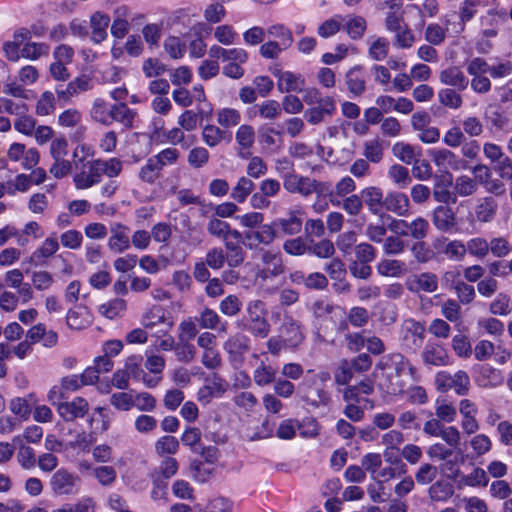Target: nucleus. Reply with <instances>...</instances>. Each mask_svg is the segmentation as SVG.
<instances>
[{"instance_id": "obj_27", "label": "nucleus", "mask_w": 512, "mask_h": 512, "mask_svg": "<svg viewBox=\"0 0 512 512\" xmlns=\"http://www.w3.org/2000/svg\"><path fill=\"white\" fill-rule=\"evenodd\" d=\"M59 250V242L56 233L47 237L31 255L30 261L36 264H42L44 261L52 257Z\"/></svg>"}, {"instance_id": "obj_5", "label": "nucleus", "mask_w": 512, "mask_h": 512, "mask_svg": "<svg viewBox=\"0 0 512 512\" xmlns=\"http://www.w3.org/2000/svg\"><path fill=\"white\" fill-rule=\"evenodd\" d=\"M425 327L414 319H406L401 326L400 340L405 350L417 352L424 341Z\"/></svg>"}, {"instance_id": "obj_8", "label": "nucleus", "mask_w": 512, "mask_h": 512, "mask_svg": "<svg viewBox=\"0 0 512 512\" xmlns=\"http://www.w3.org/2000/svg\"><path fill=\"white\" fill-rule=\"evenodd\" d=\"M142 325L146 329H153L162 326L160 332H167L173 326V321L168 316L166 310L159 306H152L142 317Z\"/></svg>"}, {"instance_id": "obj_14", "label": "nucleus", "mask_w": 512, "mask_h": 512, "mask_svg": "<svg viewBox=\"0 0 512 512\" xmlns=\"http://www.w3.org/2000/svg\"><path fill=\"white\" fill-rule=\"evenodd\" d=\"M421 357L427 365L446 366L449 364L447 350L438 343L428 342L423 348Z\"/></svg>"}, {"instance_id": "obj_39", "label": "nucleus", "mask_w": 512, "mask_h": 512, "mask_svg": "<svg viewBox=\"0 0 512 512\" xmlns=\"http://www.w3.org/2000/svg\"><path fill=\"white\" fill-rule=\"evenodd\" d=\"M392 152L395 157L405 164H412L421 156L420 149L416 150L414 146L404 142L395 143Z\"/></svg>"}, {"instance_id": "obj_47", "label": "nucleus", "mask_w": 512, "mask_h": 512, "mask_svg": "<svg viewBox=\"0 0 512 512\" xmlns=\"http://www.w3.org/2000/svg\"><path fill=\"white\" fill-rule=\"evenodd\" d=\"M388 177L398 188L401 189L408 187L412 182L409 170L399 164H394L389 168Z\"/></svg>"}, {"instance_id": "obj_13", "label": "nucleus", "mask_w": 512, "mask_h": 512, "mask_svg": "<svg viewBox=\"0 0 512 512\" xmlns=\"http://www.w3.org/2000/svg\"><path fill=\"white\" fill-rule=\"evenodd\" d=\"M383 208L399 217H404L409 214L410 200L402 192H389L385 196Z\"/></svg>"}, {"instance_id": "obj_26", "label": "nucleus", "mask_w": 512, "mask_h": 512, "mask_svg": "<svg viewBox=\"0 0 512 512\" xmlns=\"http://www.w3.org/2000/svg\"><path fill=\"white\" fill-rule=\"evenodd\" d=\"M376 270L379 275L384 277L400 278L407 272V265L404 261L398 259H382L378 262Z\"/></svg>"}, {"instance_id": "obj_16", "label": "nucleus", "mask_w": 512, "mask_h": 512, "mask_svg": "<svg viewBox=\"0 0 512 512\" xmlns=\"http://www.w3.org/2000/svg\"><path fill=\"white\" fill-rule=\"evenodd\" d=\"M223 348L232 359H239L250 350V339L245 334L237 332L228 337Z\"/></svg>"}, {"instance_id": "obj_32", "label": "nucleus", "mask_w": 512, "mask_h": 512, "mask_svg": "<svg viewBox=\"0 0 512 512\" xmlns=\"http://www.w3.org/2000/svg\"><path fill=\"white\" fill-rule=\"evenodd\" d=\"M137 117V112L128 107L124 102L114 104L112 113V123H119L124 129L130 130L134 127V121Z\"/></svg>"}, {"instance_id": "obj_45", "label": "nucleus", "mask_w": 512, "mask_h": 512, "mask_svg": "<svg viewBox=\"0 0 512 512\" xmlns=\"http://www.w3.org/2000/svg\"><path fill=\"white\" fill-rule=\"evenodd\" d=\"M411 9H414L421 16L420 22L416 25L417 29H422L425 25V18H433L438 14L439 4L436 0H424L422 5H410Z\"/></svg>"}, {"instance_id": "obj_55", "label": "nucleus", "mask_w": 512, "mask_h": 512, "mask_svg": "<svg viewBox=\"0 0 512 512\" xmlns=\"http://www.w3.org/2000/svg\"><path fill=\"white\" fill-rule=\"evenodd\" d=\"M511 300L506 293H498L489 304V312L495 316H506L511 312Z\"/></svg>"}, {"instance_id": "obj_52", "label": "nucleus", "mask_w": 512, "mask_h": 512, "mask_svg": "<svg viewBox=\"0 0 512 512\" xmlns=\"http://www.w3.org/2000/svg\"><path fill=\"white\" fill-rule=\"evenodd\" d=\"M217 123L223 128L237 126L241 121V113L234 108H222L216 113Z\"/></svg>"}, {"instance_id": "obj_34", "label": "nucleus", "mask_w": 512, "mask_h": 512, "mask_svg": "<svg viewBox=\"0 0 512 512\" xmlns=\"http://www.w3.org/2000/svg\"><path fill=\"white\" fill-rule=\"evenodd\" d=\"M261 261L266 266L265 273L270 274L273 277H277L285 271L280 252L263 250L261 252Z\"/></svg>"}, {"instance_id": "obj_64", "label": "nucleus", "mask_w": 512, "mask_h": 512, "mask_svg": "<svg viewBox=\"0 0 512 512\" xmlns=\"http://www.w3.org/2000/svg\"><path fill=\"white\" fill-rule=\"evenodd\" d=\"M411 253L413 258L419 264L428 263L432 261L436 256V254L422 240L413 243L411 246Z\"/></svg>"}, {"instance_id": "obj_25", "label": "nucleus", "mask_w": 512, "mask_h": 512, "mask_svg": "<svg viewBox=\"0 0 512 512\" xmlns=\"http://www.w3.org/2000/svg\"><path fill=\"white\" fill-rule=\"evenodd\" d=\"M92 314L85 306H76L67 313L66 322L71 329H84L92 323Z\"/></svg>"}, {"instance_id": "obj_30", "label": "nucleus", "mask_w": 512, "mask_h": 512, "mask_svg": "<svg viewBox=\"0 0 512 512\" xmlns=\"http://www.w3.org/2000/svg\"><path fill=\"white\" fill-rule=\"evenodd\" d=\"M277 76V86L281 92H302L305 81L301 75L286 71L278 72Z\"/></svg>"}, {"instance_id": "obj_12", "label": "nucleus", "mask_w": 512, "mask_h": 512, "mask_svg": "<svg viewBox=\"0 0 512 512\" xmlns=\"http://www.w3.org/2000/svg\"><path fill=\"white\" fill-rule=\"evenodd\" d=\"M311 178L297 173H286L283 175L284 189L291 194H299L302 197L310 196Z\"/></svg>"}, {"instance_id": "obj_18", "label": "nucleus", "mask_w": 512, "mask_h": 512, "mask_svg": "<svg viewBox=\"0 0 512 512\" xmlns=\"http://www.w3.org/2000/svg\"><path fill=\"white\" fill-rule=\"evenodd\" d=\"M498 204L496 200L490 196L483 197L478 200L474 208V221L479 223H490L496 217Z\"/></svg>"}, {"instance_id": "obj_56", "label": "nucleus", "mask_w": 512, "mask_h": 512, "mask_svg": "<svg viewBox=\"0 0 512 512\" xmlns=\"http://www.w3.org/2000/svg\"><path fill=\"white\" fill-rule=\"evenodd\" d=\"M470 385V378L465 371L459 370L454 374H450V389H454L457 395H466Z\"/></svg>"}, {"instance_id": "obj_42", "label": "nucleus", "mask_w": 512, "mask_h": 512, "mask_svg": "<svg viewBox=\"0 0 512 512\" xmlns=\"http://www.w3.org/2000/svg\"><path fill=\"white\" fill-rule=\"evenodd\" d=\"M465 247L467 253L478 259H484L489 254V241L482 236L470 238Z\"/></svg>"}, {"instance_id": "obj_7", "label": "nucleus", "mask_w": 512, "mask_h": 512, "mask_svg": "<svg viewBox=\"0 0 512 512\" xmlns=\"http://www.w3.org/2000/svg\"><path fill=\"white\" fill-rule=\"evenodd\" d=\"M304 212L301 208L291 209L288 211V217L277 218L274 220L273 227L280 231L284 236H294L301 232L303 226L302 215Z\"/></svg>"}, {"instance_id": "obj_15", "label": "nucleus", "mask_w": 512, "mask_h": 512, "mask_svg": "<svg viewBox=\"0 0 512 512\" xmlns=\"http://www.w3.org/2000/svg\"><path fill=\"white\" fill-rule=\"evenodd\" d=\"M432 222L437 230L450 232L456 226V216L452 208L440 205L433 210Z\"/></svg>"}, {"instance_id": "obj_2", "label": "nucleus", "mask_w": 512, "mask_h": 512, "mask_svg": "<svg viewBox=\"0 0 512 512\" xmlns=\"http://www.w3.org/2000/svg\"><path fill=\"white\" fill-rule=\"evenodd\" d=\"M81 478L66 468L56 470L50 478L49 486L55 496L75 495L80 489Z\"/></svg>"}, {"instance_id": "obj_6", "label": "nucleus", "mask_w": 512, "mask_h": 512, "mask_svg": "<svg viewBox=\"0 0 512 512\" xmlns=\"http://www.w3.org/2000/svg\"><path fill=\"white\" fill-rule=\"evenodd\" d=\"M433 247L438 254L452 262H462L467 255L465 243L457 239L438 238L433 242Z\"/></svg>"}, {"instance_id": "obj_40", "label": "nucleus", "mask_w": 512, "mask_h": 512, "mask_svg": "<svg viewBox=\"0 0 512 512\" xmlns=\"http://www.w3.org/2000/svg\"><path fill=\"white\" fill-rule=\"evenodd\" d=\"M362 154L369 163H380L384 157L383 143L379 139L365 141Z\"/></svg>"}, {"instance_id": "obj_9", "label": "nucleus", "mask_w": 512, "mask_h": 512, "mask_svg": "<svg viewBox=\"0 0 512 512\" xmlns=\"http://www.w3.org/2000/svg\"><path fill=\"white\" fill-rule=\"evenodd\" d=\"M129 228L119 222H114L110 226V237L108 247L115 253H123L130 248Z\"/></svg>"}, {"instance_id": "obj_60", "label": "nucleus", "mask_w": 512, "mask_h": 512, "mask_svg": "<svg viewBox=\"0 0 512 512\" xmlns=\"http://www.w3.org/2000/svg\"><path fill=\"white\" fill-rule=\"evenodd\" d=\"M266 32L269 36L279 39L277 42L282 44L284 48H289L293 43L291 30L283 24L271 25Z\"/></svg>"}, {"instance_id": "obj_51", "label": "nucleus", "mask_w": 512, "mask_h": 512, "mask_svg": "<svg viewBox=\"0 0 512 512\" xmlns=\"http://www.w3.org/2000/svg\"><path fill=\"white\" fill-rule=\"evenodd\" d=\"M276 371L273 367L261 363L253 372V380L260 387L268 386L275 382Z\"/></svg>"}, {"instance_id": "obj_1", "label": "nucleus", "mask_w": 512, "mask_h": 512, "mask_svg": "<svg viewBox=\"0 0 512 512\" xmlns=\"http://www.w3.org/2000/svg\"><path fill=\"white\" fill-rule=\"evenodd\" d=\"M247 319L244 327L256 338H266L271 330L267 320L266 304L261 300H252L246 307Z\"/></svg>"}, {"instance_id": "obj_50", "label": "nucleus", "mask_w": 512, "mask_h": 512, "mask_svg": "<svg viewBox=\"0 0 512 512\" xmlns=\"http://www.w3.org/2000/svg\"><path fill=\"white\" fill-rule=\"evenodd\" d=\"M440 104L450 109H459L463 104L462 96L452 88H442L438 91Z\"/></svg>"}, {"instance_id": "obj_17", "label": "nucleus", "mask_w": 512, "mask_h": 512, "mask_svg": "<svg viewBox=\"0 0 512 512\" xmlns=\"http://www.w3.org/2000/svg\"><path fill=\"white\" fill-rule=\"evenodd\" d=\"M113 108L114 104L98 97L93 100L89 115L93 121L104 126H110L112 124Z\"/></svg>"}, {"instance_id": "obj_61", "label": "nucleus", "mask_w": 512, "mask_h": 512, "mask_svg": "<svg viewBox=\"0 0 512 512\" xmlns=\"http://www.w3.org/2000/svg\"><path fill=\"white\" fill-rule=\"evenodd\" d=\"M225 137V131L216 125L208 124L202 130V140L204 143L213 148L219 145Z\"/></svg>"}, {"instance_id": "obj_21", "label": "nucleus", "mask_w": 512, "mask_h": 512, "mask_svg": "<svg viewBox=\"0 0 512 512\" xmlns=\"http://www.w3.org/2000/svg\"><path fill=\"white\" fill-rule=\"evenodd\" d=\"M280 335L288 341L289 347H297L304 340L301 324L290 317L284 319Z\"/></svg>"}, {"instance_id": "obj_48", "label": "nucleus", "mask_w": 512, "mask_h": 512, "mask_svg": "<svg viewBox=\"0 0 512 512\" xmlns=\"http://www.w3.org/2000/svg\"><path fill=\"white\" fill-rule=\"evenodd\" d=\"M126 310V302L123 299L115 298L99 306V313L112 320L119 317Z\"/></svg>"}, {"instance_id": "obj_35", "label": "nucleus", "mask_w": 512, "mask_h": 512, "mask_svg": "<svg viewBox=\"0 0 512 512\" xmlns=\"http://www.w3.org/2000/svg\"><path fill=\"white\" fill-rule=\"evenodd\" d=\"M453 494V485L444 480L435 481L428 488V496L433 502H446L453 496Z\"/></svg>"}, {"instance_id": "obj_36", "label": "nucleus", "mask_w": 512, "mask_h": 512, "mask_svg": "<svg viewBox=\"0 0 512 512\" xmlns=\"http://www.w3.org/2000/svg\"><path fill=\"white\" fill-rule=\"evenodd\" d=\"M345 78L347 88L350 93H352L354 96H360L364 93L366 82L360 66L351 68L346 73Z\"/></svg>"}, {"instance_id": "obj_20", "label": "nucleus", "mask_w": 512, "mask_h": 512, "mask_svg": "<svg viewBox=\"0 0 512 512\" xmlns=\"http://www.w3.org/2000/svg\"><path fill=\"white\" fill-rule=\"evenodd\" d=\"M441 84L456 88L458 91L465 90L469 85V80L459 67L452 66L443 69L439 73Z\"/></svg>"}, {"instance_id": "obj_54", "label": "nucleus", "mask_w": 512, "mask_h": 512, "mask_svg": "<svg viewBox=\"0 0 512 512\" xmlns=\"http://www.w3.org/2000/svg\"><path fill=\"white\" fill-rule=\"evenodd\" d=\"M162 168L157 161L150 157L145 165L139 171V177L142 181L153 184L161 176Z\"/></svg>"}, {"instance_id": "obj_29", "label": "nucleus", "mask_w": 512, "mask_h": 512, "mask_svg": "<svg viewBox=\"0 0 512 512\" xmlns=\"http://www.w3.org/2000/svg\"><path fill=\"white\" fill-rule=\"evenodd\" d=\"M110 17L102 12H95L90 17L91 39L95 43H101L107 37V28Z\"/></svg>"}, {"instance_id": "obj_31", "label": "nucleus", "mask_w": 512, "mask_h": 512, "mask_svg": "<svg viewBox=\"0 0 512 512\" xmlns=\"http://www.w3.org/2000/svg\"><path fill=\"white\" fill-rule=\"evenodd\" d=\"M503 382V377L499 369L485 365L479 370L476 383L481 388H496Z\"/></svg>"}, {"instance_id": "obj_46", "label": "nucleus", "mask_w": 512, "mask_h": 512, "mask_svg": "<svg viewBox=\"0 0 512 512\" xmlns=\"http://www.w3.org/2000/svg\"><path fill=\"white\" fill-rule=\"evenodd\" d=\"M469 445L472 449L473 455L482 457L492 450L493 443L491 438L483 433L475 434L470 440Z\"/></svg>"}, {"instance_id": "obj_58", "label": "nucleus", "mask_w": 512, "mask_h": 512, "mask_svg": "<svg viewBox=\"0 0 512 512\" xmlns=\"http://www.w3.org/2000/svg\"><path fill=\"white\" fill-rule=\"evenodd\" d=\"M254 182L247 178H239L237 184L233 187L231 197L238 203H243L248 195L254 190Z\"/></svg>"}, {"instance_id": "obj_59", "label": "nucleus", "mask_w": 512, "mask_h": 512, "mask_svg": "<svg viewBox=\"0 0 512 512\" xmlns=\"http://www.w3.org/2000/svg\"><path fill=\"white\" fill-rule=\"evenodd\" d=\"M446 34L447 28L442 27L438 23H430L425 28L424 38L429 44L438 46L445 41Z\"/></svg>"}, {"instance_id": "obj_57", "label": "nucleus", "mask_w": 512, "mask_h": 512, "mask_svg": "<svg viewBox=\"0 0 512 512\" xmlns=\"http://www.w3.org/2000/svg\"><path fill=\"white\" fill-rule=\"evenodd\" d=\"M52 512H96V502L92 497H82L76 503L66 504Z\"/></svg>"}, {"instance_id": "obj_11", "label": "nucleus", "mask_w": 512, "mask_h": 512, "mask_svg": "<svg viewBox=\"0 0 512 512\" xmlns=\"http://www.w3.org/2000/svg\"><path fill=\"white\" fill-rule=\"evenodd\" d=\"M432 160L438 167L450 168L453 170L467 169L468 162L458 157L449 149H434L431 151Z\"/></svg>"}, {"instance_id": "obj_38", "label": "nucleus", "mask_w": 512, "mask_h": 512, "mask_svg": "<svg viewBox=\"0 0 512 512\" xmlns=\"http://www.w3.org/2000/svg\"><path fill=\"white\" fill-rule=\"evenodd\" d=\"M13 442H20V437H15L13 439ZM16 459L21 468L24 470L33 469L37 463L34 449L31 448L30 446L24 445L23 443H19Z\"/></svg>"}, {"instance_id": "obj_62", "label": "nucleus", "mask_w": 512, "mask_h": 512, "mask_svg": "<svg viewBox=\"0 0 512 512\" xmlns=\"http://www.w3.org/2000/svg\"><path fill=\"white\" fill-rule=\"evenodd\" d=\"M96 165L99 167L101 176L105 175L109 178L117 177L122 169L123 165L121 160L118 158H110L108 160L97 159Z\"/></svg>"}, {"instance_id": "obj_19", "label": "nucleus", "mask_w": 512, "mask_h": 512, "mask_svg": "<svg viewBox=\"0 0 512 512\" xmlns=\"http://www.w3.org/2000/svg\"><path fill=\"white\" fill-rule=\"evenodd\" d=\"M197 321L201 329L216 330L219 333L227 332L228 323L223 321L218 313L209 307L201 310Z\"/></svg>"}, {"instance_id": "obj_37", "label": "nucleus", "mask_w": 512, "mask_h": 512, "mask_svg": "<svg viewBox=\"0 0 512 512\" xmlns=\"http://www.w3.org/2000/svg\"><path fill=\"white\" fill-rule=\"evenodd\" d=\"M212 112V109L205 112L203 109L198 108L197 111L194 110H185L178 117V125L184 129L185 131H193L197 128L198 122L201 121L204 117H207Z\"/></svg>"}, {"instance_id": "obj_53", "label": "nucleus", "mask_w": 512, "mask_h": 512, "mask_svg": "<svg viewBox=\"0 0 512 512\" xmlns=\"http://www.w3.org/2000/svg\"><path fill=\"white\" fill-rule=\"evenodd\" d=\"M403 376H393V373L384 372V380L381 383L382 388L391 395L404 394L406 384L402 379Z\"/></svg>"}, {"instance_id": "obj_10", "label": "nucleus", "mask_w": 512, "mask_h": 512, "mask_svg": "<svg viewBox=\"0 0 512 512\" xmlns=\"http://www.w3.org/2000/svg\"><path fill=\"white\" fill-rule=\"evenodd\" d=\"M89 411V404L82 397H75L72 401L58 404V413L65 421H74L84 417Z\"/></svg>"}, {"instance_id": "obj_24", "label": "nucleus", "mask_w": 512, "mask_h": 512, "mask_svg": "<svg viewBox=\"0 0 512 512\" xmlns=\"http://www.w3.org/2000/svg\"><path fill=\"white\" fill-rule=\"evenodd\" d=\"M335 111V102L332 97L326 96L322 104L309 108L305 111L304 117L310 124H318L326 116H331Z\"/></svg>"}, {"instance_id": "obj_43", "label": "nucleus", "mask_w": 512, "mask_h": 512, "mask_svg": "<svg viewBox=\"0 0 512 512\" xmlns=\"http://www.w3.org/2000/svg\"><path fill=\"white\" fill-rule=\"evenodd\" d=\"M241 61L226 60L227 64L222 68V73L231 79H240L244 75V68L242 67L248 61V53L245 49L241 48Z\"/></svg>"}, {"instance_id": "obj_41", "label": "nucleus", "mask_w": 512, "mask_h": 512, "mask_svg": "<svg viewBox=\"0 0 512 512\" xmlns=\"http://www.w3.org/2000/svg\"><path fill=\"white\" fill-rule=\"evenodd\" d=\"M459 483L468 487H486L489 483V477L484 469L476 467L471 473L462 474Z\"/></svg>"}, {"instance_id": "obj_63", "label": "nucleus", "mask_w": 512, "mask_h": 512, "mask_svg": "<svg viewBox=\"0 0 512 512\" xmlns=\"http://www.w3.org/2000/svg\"><path fill=\"white\" fill-rule=\"evenodd\" d=\"M178 449L179 441L174 436H162L155 443V451L159 456L173 455Z\"/></svg>"}, {"instance_id": "obj_44", "label": "nucleus", "mask_w": 512, "mask_h": 512, "mask_svg": "<svg viewBox=\"0 0 512 512\" xmlns=\"http://www.w3.org/2000/svg\"><path fill=\"white\" fill-rule=\"evenodd\" d=\"M438 475V468L431 463H422L415 471L414 481L421 486L434 483Z\"/></svg>"}, {"instance_id": "obj_23", "label": "nucleus", "mask_w": 512, "mask_h": 512, "mask_svg": "<svg viewBox=\"0 0 512 512\" xmlns=\"http://www.w3.org/2000/svg\"><path fill=\"white\" fill-rule=\"evenodd\" d=\"M360 196L363 203L366 204L368 210L374 214L379 215L384 206L383 191L376 186H369L361 190Z\"/></svg>"}, {"instance_id": "obj_22", "label": "nucleus", "mask_w": 512, "mask_h": 512, "mask_svg": "<svg viewBox=\"0 0 512 512\" xmlns=\"http://www.w3.org/2000/svg\"><path fill=\"white\" fill-rule=\"evenodd\" d=\"M92 88L91 80L87 76H80L70 81L65 88H56L59 100L68 101L81 92L88 91Z\"/></svg>"}, {"instance_id": "obj_33", "label": "nucleus", "mask_w": 512, "mask_h": 512, "mask_svg": "<svg viewBox=\"0 0 512 512\" xmlns=\"http://www.w3.org/2000/svg\"><path fill=\"white\" fill-rule=\"evenodd\" d=\"M356 190V183L350 176L341 178L328 194L329 201L333 206H340V199L345 198Z\"/></svg>"}, {"instance_id": "obj_3", "label": "nucleus", "mask_w": 512, "mask_h": 512, "mask_svg": "<svg viewBox=\"0 0 512 512\" xmlns=\"http://www.w3.org/2000/svg\"><path fill=\"white\" fill-rule=\"evenodd\" d=\"M377 368L386 373H393V376L409 375L413 382L420 380L416 367L400 353H392L385 356L377 363Z\"/></svg>"}, {"instance_id": "obj_4", "label": "nucleus", "mask_w": 512, "mask_h": 512, "mask_svg": "<svg viewBox=\"0 0 512 512\" xmlns=\"http://www.w3.org/2000/svg\"><path fill=\"white\" fill-rule=\"evenodd\" d=\"M429 229V222L420 216L410 222L402 219H393L390 224L391 231L400 236H409L417 241L426 238Z\"/></svg>"}, {"instance_id": "obj_49", "label": "nucleus", "mask_w": 512, "mask_h": 512, "mask_svg": "<svg viewBox=\"0 0 512 512\" xmlns=\"http://www.w3.org/2000/svg\"><path fill=\"white\" fill-rule=\"evenodd\" d=\"M478 184L476 179L467 175H461L456 178L454 192L460 197H468L476 193Z\"/></svg>"}, {"instance_id": "obj_28", "label": "nucleus", "mask_w": 512, "mask_h": 512, "mask_svg": "<svg viewBox=\"0 0 512 512\" xmlns=\"http://www.w3.org/2000/svg\"><path fill=\"white\" fill-rule=\"evenodd\" d=\"M101 173L96 161L88 163V170L78 173L74 177V183L77 189H88L101 181Z\"/></svg>"}]
</instances>
